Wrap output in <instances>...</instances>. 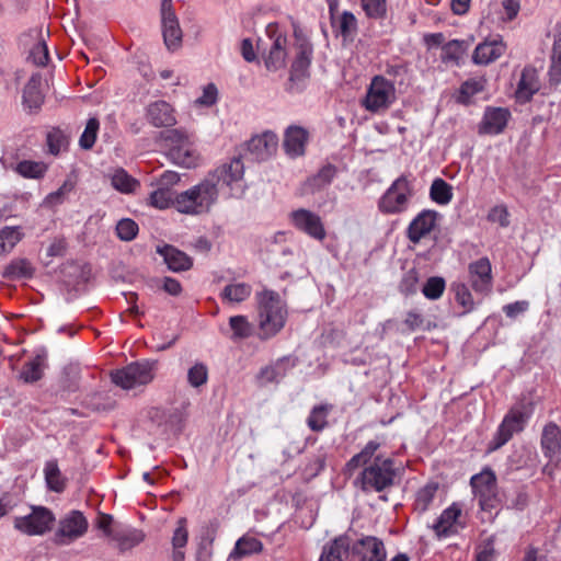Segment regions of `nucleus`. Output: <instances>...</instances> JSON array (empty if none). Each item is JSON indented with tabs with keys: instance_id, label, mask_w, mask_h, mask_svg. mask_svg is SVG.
I'll list each match as a JSON object with an SVG mask.
<instances>
[{
	"instance_id": "8fccbe9b",
	"label": "nucleus",
	"mask_w": 561,
	"mask_h": 561,
	"mask_svg": "<svg viewBox=\"0 0 561 561\" xmlns=\"http://www.w3.org/2000/svg\"><path fill=\"white\" fill-rule=\"evenodd\" d=\"M446 288V282L443 277H430L422 288V294L430 300H436L442 297Z\"/></svg>"
},
{
	"instance_id": "0e129e2a",
	"label": "nucleus",
	"mask_w": 561,
	"mask_h": 561,
	"mask_svg": "<svg viewBox=\"0 0 561 561\" xmlns=\"http://www.w3.org/2000/svg\"><path fill=\"white\" fill-rule=\"evenodd\" d=\"M64 375L66 377L65 388L69 391H75L77 389V381L80 375V368L76 364H70L65 367Z\"/></svg>"
},
{
	"instance_id": "de8ad7c7",
	"label": "nucleus",
	"mask_w": 561,
	"mask_h": 561,
	"mask_svg": "<svg viewBox=\"0 0 561 561\" xmlns=\"http://www.w3.org/2000/svg\"><path fill=\"white\" fill-rule=\"evenodd\" d=\"M99 128L100 122L96 117L88 119L85 128L79 138V146L82 149L89 150L94 146Z\"/></svg>"
},
{
	"instance_id": "603ef678",
	"label": "nucleus",
	"mask_w": 561,
	"mask_h": 561,
	"mask_svg": "<svg viewBox=\"0 0 561 561\" xmlns=\"http://www.w3.org/2000/svg\"><path fill=\"white\" fill-rule=\"evenodd\" d=\"M380 444L376 440H369L363 450L356 455H354L350 461L347 462V467L353 470L362 465L366 463L375 454V451L379 448Z\"/></svg>"
},
{
	"instance_id": "dca6fc26",
	"label": "nucleus",
	"mask_w": 561,
	"mask_h": 561,
	"mask_svg": "<svg viewBox=\"0 0 561 561\" xmlns=\"http://www.w3.org/2000/svg\"><path fill=\"white\" fill-rule=\"evenodd\" d=\"M469 282L474 291L489 294L493 285L492 265L488 257H480L468 266Z\"/></svg>"
},
{
	"instance_id": "c9c22d12",
	"label": "nucleus",
	"mask_w": 561,
	"mask_h": 561,
	"mask_svg": "<svg viewBox=\"0 0 561 561\" xmlns=\"http://www.w3.org/2000/svg\"><path fill=\"white\" fill-rule=\"evenodd\" d=\"M145 538L142 531L137 529H128L115 531L112 540L117 543V548L121 552L128 551L134 547L138 546Z\"/></svg>"
},
{
	"instance_id": "bb28decb",
	"label": "nucleus",
	"mask_w": 561,
	"mask_h": 561,
	"mask_svg": "<svg viewBox=\"0 0 561 561\" xmlns=\"http://www.w3.org/2000/svg\"><path fill=\"white\" fill-rule=\"evenodd\" d=\"M307 131L297 126H291L286 130L284 139V148L288 156L296 158L305 153V146L307 144Z\"/></svg>"
},
{
	"instance_id": "13d9d810",
	"label": "nucleus",
	"mask_w": 561,
	"mask_h": 561,
	"mask_svg": "<svg viewBox=\"0 0 561 561\" xmlns=\"http://www.w3.org/2000/svg\"><path fill=\"white\" fill-rule=\"evenodd\" d=\"M362 8L367 16L380 19L386 14V0H362Z\"/></svg>"
},
{
	"instance_id": "6e6d98bb",
	"label": "nucleus",
	"mask_w": 561,
	"mask_h": 561,
	"mask_svg": "<svg viewBox=\"0 0 561 561\" xmlns=\"http://www.w3.org/2000/svg\"><path fill=\"white\" fill-rule=\"evenodd\" d=\"M138 225L129 218L121 219L116 225L117 237L123 241H131L138 233Z\"/></svg>"
},
{
	"instance_id": "774afa93",
	"label": "nucleus",
	"mask_w": 561,
	"mask_h": 561,
	"mask_svg": "<svg viewBox=\"0 0 561 561\" xmlns=\"http://www.w3.org/2000/svg\"><path fill=\"white\" fill-rule=\"evenodd\" d=\"M67 250V242L65 238L56 237L51 240L50 244L46 250L48 257L62 256Z\"/></svg>"
},
{
	"instance_id": "6e6552de",
	"label": "nucleus",
	"mask_w": 561,
	"mask_h": 561,
	"mask_svg": "<svg viewBox=\"0 0 561 561\" xmlns=\"http://www.w3.org/2000/svg\"><path fill=\"white\" fill-rule=\"evenodd\" d=\"M156 369V360L134 362L113 371L111 377L116 386L129 390L150 383L154 378Z\"/></svg>"
},
{
	"instance_id": "052dcab7",
	"label": "nucleus",
	"mask_w": 561,
	"mask_h": 561,
	"mask_svg": "<svg viewBox=\"0 0 561 561\" xmlns=\"http://www.w3.org/2000/svg\"><path fill=\"white\" fill-rule=\"evenodd\" d=\"M187 529H186V519L180 518L178 520V527L175 528L173 536H172V546L173 549H181L185 547L187 543Z\"/></svg>"
},
{
	"instance_id": "3c124183",
	"label": "nucleus",
	"mask_w": 561,
	"mask_h": 561,
	"mask_svg": "<svg viewBox=\"0 0 561 561\" xmlns=\"http://www.w3.org/2000/svg\"><path fill=\"white\" fill-rule=\"evenodd\" d=\"M208 380V368L202 362H196L187 371V382L193 388L204 386Z\"/></svg>"
},
{
	"instance_id": "9d476101",
	"label": "nucleus",
	"mask_w": 561,
	"mask_h": 561,
	"mask_svg": "<svg viewBox=\"0 0 561 561\" xmlns=\"http://www.w3.org/2000/svg\"><path fill=\"white\" fill-rule=\"evenodd\" d=\"M396 99L394 83L383 76H375L360 104L367 112L380 113L387 111Z\"/></svg>"
},
{
	"instance_id": "ddd939ff",
	"label": "nucleus",
	"mask_w": 561,
	"mask_h": 561,
	"mask_svg": "<svg viewBox=\"0 0 561 561\" xmlns=\"http://www.w3.org/2000/svg\"><path fill=\"white\" fill-rule=\"evenodd\" d=\"M55 515L44 506H33L32 512L22 517H15L14 527L23 534L35 536L50 530Z\"/></svg>"
},
{
	"instance_id": "a878e982",
	"label": "nucleus",
	"mask_w": 561,
	"mask_h": 561,
	"mask_svg": "<svg viewBox=\"0 0 561 561\" xmlns=\"http://www.w3.org/2000/svg\"><path fill=\"white\" fill-rule=\"evenodd\" d=\"M540 89L538 72L534 67H525L522 71L517 85L516 95L518 100L528 102Z\"/></svg>"
},
{
	"instance_id": "f704fd0d",
	"label": "nucleus",
	"mask_w": 561,
	"mask_h": 561,
	"mask_svg": "<svg viewBox=\"0 0 561 561\" xmlns=\"http://www.w3.org/2000/svg\"><path fill=\"white\" fill-rule=\"evenodd\" d=\"M252 293V287L247 283H233L225 286L220 293L224 301L239 304L247 300Z\"/></svg>"
},
{
	"instance_id": "2f4dec72",
	"label": "nucleus",
	"mask_w": 561,
	"mask_h": 561,
	"mask_svg": "<svg viewBox=\"0 0 561 561\" xmlns=\"http://www.w3.org/2000/svg\"><path fill=\"white\" fill-rule=\"evenodd\" d=\"M46 368V355L37 354L34 358L23 365L20 379L26 383H33L42 379Z\"/></svg>"
},
{
	"instance_id": "69168bd1",
	"label": "nucleus",
	"mask_w": 561,
	"mask_h": 561,
	"mask_svg": "<svg viewBox=\"0 0 561 561\" xmlns=\"http://www.w3.org/2000/svg\"><path fill=\"white\" fill-rule=\"evenodd\" d=\"M529 308V302L526 300L515 301L503 307V312L511 319L517 318L519 314L526 312Z\"/></svg>"
},
{
	"instance_id": "39448f33",
	"label": "nucleus",
	"mask_w": 561,
	"mask_h": 561,
	"mask_svg": "<svg viewBox=\"0 0 561 561\" xmlns=\"http://www.w3.org/2000/svg\"><path fill=\"white\" fill-rule=\"evenodd\" d=\"M206 176L215 184L219 194L227 190L228 197L240 198L245 192L244 164L239 157L221 163Z\"/></svg>"
},
{
	"instance_id": "393cba45",
	"label": "nucleus",
	"mask_w": 561,
	"mask_h": 561,
	"mask_svg": "<svg viewBox=\"0 0 561 561\" xmlns=\"http://www.w3.org/2000/svg\"><path fill=\"white\" fill-rule=\"evenodd\" d=\"M147 118L154 127H169L176 123L173 107L162 100L148 105Z\"/></svg>"
},
{
	"instance_id": "473e14b6",
	"label": "nucleus",
	"mask_w": 561,
	"mask_h": 561,
	"mask_svg": "<svg viewBox=\"0 0 561 561\" xmlns=\"http://www.w3.org/2000/svg\"><path fill=\"white\" fill-rule=\"evenodd\" d=\"M289 360L286 358L277 360L275 364L261 369L257 375L259 382L261 386H265L272 382H279L288 371Z\"/></svg>"
},
{
	"instance_id": "c85d7f7f",
	"label": "nucleus",
	"mask_w": 561,
	"mask_h": 561,
	"mask_svg": "<svg viewBox=\"0 0 561 561\" xmlns=\"http://www.w3.org/2000/svg\"><path fill=\"white\" fill-rule=\"evenodd\" d=\"M157 252L163 257L168 267L173 272L186 271L192 266V259L172 245L159 247Z\"/></svg>"
},
{
	"instance_id": "ea45409f",
	"label": "nucleus",
	"mask_w": 561,
	"mask_h": 561,
	"mask_svg": "<svg viewBox=\"0 0 561 561\" xmlns=\"http://www.w3.org/2000/svg\"><path fill=\"white\" fill-rule=\"evenodd\" d=\"M485 83H486V81L482 77L471 78V79L466 80L460 85L457 101L462 104H468L473 95H476L484 90Z\"/></svg>"
},
{
	"instance_id": "c756f323",
	"label": "nucleus",
	"mask_w": 561,
	"mask_h": 561,
	"mask_svg": "<svg viewBox=\"0 0 561 561\" xmlns=\"http://www.w3.org/2000/svg\"><path fill=\"white\" fill-rule=\"evenodd\" d=\"M263 549V543L255 537L245 535L239 538L234 548L229 553L227 561H238L253 553H259Z\"/></svg>"
},
{
	"instance_id": "f257e3e1",
	"label": "nucleus",
	"mask_w": 561,
	"mask_h": 561,
	"mask_svg": "<svg viewBox=\"0 0 561 561\" xmlns=\"http://www.w3.org/2000/svg\"><path fill=\"white\" fill-rule=\"evenodd\" d=\"M383 541L375 536L353 540L346 535L336 537L323 547L319 561H386Z\"/></svg>"
},
{
	"instance_id": "49530a36",
	"label": "nucleus",
	"mask_w": 561,
	"mask_h": 561,
	"mask_svg": "<svg viewBox=\"0 0 561 561\" xmlns=\"http://www.w3.org/2000/svg\"><path fill=\"white\" fill-rule=\"evenodd\" d=\"M229 327L232 331V340H243L252 335L253 325L244 316H233L229 319Z\"/></svg>"
},
{
	"instance_id": "338daca9",
	"label": "nucleus",
	"mask_w": 561,
	"mask_h": 561,
	"mask_svg": "<svg viewBox=\"0 0 561 561\" xmlns=\"http://www.w3.org/2000/svg\"><path fill=\"white\" fill-rule=\"evenodd\" d=\"M217 93L218 91L216 85L209 83L204 88L203 94L198 99H196V103L204 106H210L216 103Z\"/></svg>"
},
{
	"instance_id": "4468645a",
	"label": "nucleus",
	"mask_w": 561,
	"mask_h": 561,
	"mask_svg": "<svg viewBox=\"0 0 561 561\" xmlns=\"http://www.w3.org/2000/svg\"><path fill=\"white\" fill-rule=\"evenodd\" d=\"M161 31L169 51H175L182 46L183 32L171 0L161 3Z\"/></svg>"
},
{
	"instance_id": "e433bc0d",
	"label": "nucleus",
	"mask_w": 561,
	"mask_h": 561,
	"mask_svg": "<svg viewBox=\"0 0 561 561\" xmlns=\"http://www.w3.org/2000/svg\"><path fill=\"white\" fill-rule=\"evenodd\" d=\"M34 274V267L26 259L13 260L4 270L3 277L10 280L31 278Z\"/></svg>"
},
{
	"instance_id": "423d86ee",
	"label": "nucleus",
	"mask_w": 561,
	"mask_h": 561,
	"mask_svg": "<svg viewBox=\"0 0 561 561\" xmlns=\"http://www.w3.org/2000/svg\"><path fill=\"white\" fill-rule=\"evenodd\" d=\"M533 414V404L519 403L513 407L504 416L492 440L488 445L489 451H495L504 446L516 433H520Z\"/></svg>"
},
{
	"instance_id": "aec40b11",
	"label": "nucleus",
	"mask_w": 561,
	"mask_h": 561,
	"mask_svg": "<svg viewBox=\"0 0 561 561\" xmlns=\"http://www.w3.org/2000/svg\"><path fill=\"white\" fill-rule=\"evenodd\" d=\"M461 507L457 503H453L449 507L444 510L433 525V530L436 536L442 538L456 534L458 531Z\"/></svg>"
},
{
	"instance_id": "412c9836",
	"label": "nucleus",
	"mask_w": 561,
	"mask_h": 561,
	"mask_svg": "<svg viewBox=\"0 0 561 561\" xmlns=\"http://www.w3.org/2000/svg\"><path fill=\"white\" fill-rule=\"evenodd\" d=\"M541 448L543 455L551 461L561 458V428L553 422L548 423L541 434Z\"/></svg>"
},
{
	"instance_id": "a211bd4d",
	"label": "nucleus",
	"mask_w": 561,
	"mask_h": 561,
	"mask_svg": "<svg viewBox=\"0 0 561 561\" xmlns=\"http://www.w3.org/2000/svg\"><path fill=\"white\" fill-rule=\"evenodd\" d=\"M276 27L270 25L267 32L271 34L272 44L267 56L265 57V67L270 71H276L285 66L287 50V38L282 34H276Z\"/></svg>"
},
{
	"instance_id": "c03bdc74",
	"label": "nucleus",
	"mask_w": 561,
	"mask_h": 561,
	"mask_svg": "<svg viewBox=\"0 0 561 561\" xmlns=\"http://www.w3.org/2000/svg\"><path fill=\"white\" fill-rule=\"evenodd\" d=\"M438 490V483L432 482L424 485L416 493L414 507L419 513H424L432 504L435 494Z\"/></svg>"
},
{
	"instance_id": "bf43d9fd",
	"label": "nucleus",
	"mask_w": 561,
	"mask_h": 561,
	"mask_svg": "<svg viewBox=\"0 0 561 561\" xmlns=\"http://www.w3.org/2000/svg\"><path fill=\"white\" fill-rule=\"evenodd\" d=\"M456 301L465 309V312L473 309V297L469 288L465 284H456L454 286Z\"/></svg>"
},
{
	"instance_id": "0eeeda50",
	"label": "nucleus",
	"mask_w": 561,
	"mask_h": 561,
	"mask_svg": "<svg viewBox=\"0 0 561 561\" xmlns=\"http://www.w3.org/2000/svg\"><path fill=\"white\" fill-rule=\"evenodd\" d=\"M412 183L405 175L396 179L378 201V209L385 215L404 213L413 196Z\"/></svg>"
},
{
	"instance_id": "f8f14e48",
	"label": "nucleus",
	"mask_w": 561,
	"mask_h": 561,
	"mask_svg": "<svg viewBox=\"0 0 561 561\" xmlns=\"http://www.w3.org/2000/svg\"><path fill=\"white\" fill-rule=\"evenodd\" d=\"M89 523L82 512L73 510L59 519L54 535V542L67 546L81 538L88 530Z\"/></svg>"
},
{
	"instance_id": "7c9ffc66",
	"label": "nucleus",
	"mask_w": 561,
	"mask_h": 561,
	"mask_svg": "<svg viewBox=\"0 0 561 561\" xmlns=\"http://www.w3.org/2000/svg\"><path fill=\"white\" fill-rule=\"evenodd\" d=\"M42 77L33 75L23 90V104L30 110H38L43 102L44 95L41 91Z\"/></svg>"
},
{
	"instance_id": "6ab92c4d",
	"label": "nucleus",
	"mask_w": 561,
	"mask_h": 561,
	"mask_svg": "<svg viewBox=\"0 0 561 561\" xmlns=\"http://www.w3.org/2000/svg\"><path fill=\"white\" fill-rule=\"evenodd\" d=\"M437 211L424 209L409 225L408 238L411 242L417 243L428 234L435 227Z\"/></svg>"
},
{
	"instance_id": "e2e57ef3",
	"label": "nucleus",
	"mask_w": 561,
	"mask_h": 561,
	"mask_svg": "<svg viewBox=\"0 0 561 561\" xmlns=\"http://www.w3.org/2000/svg\"><path fill=\"white\" fill-rule=\"evenodd\" d=\"M488 219L499 224L503 228L510 225V214L507 208L503 205L493 207L488 215Z\"/></svg>"
},
{
	"instance_id": "cd10ccee",
	"label": "nucleus",
	"mask_w": 561,
	"mask_h": 561,
	"mask_svg": "<svg viewBox=\"0 0 561 561\" xmlns=\"http://www.w3.org/2000/svg\"><path fill=\"white\" fill-rule=\"evenodd\" d=\"M336 175L333 164H325L317 174L308 178L302 185V194H313L327 187Z\"/></svg>"
},
{
	"instance_id": "7ed1b4c3",
	"label": "nucleus",
	"mask_w": 561,
	"mask_h": 561,
	"mask_svg": "<svg viewBox=\"0 0 561 561\" xmlns=\"http://www.w3.org/2000/svg\"><path fill=\"white\" fill-rule=\"evenodd\" d=\"M259 304V328L261 336L268 339L285 325L287 311L278 293L263 290L256 295Z\"/></svg>"
},
{
	"instance_id": "b1692460",
	"label": "nucleus",
	"mask_w": 561,
	"mask_h": 561,
	"mask_svg": "<svg viewBox=\"0 0 561 561\" xmlns=\"http://www.w3.org/2000/svg\"><path fill=\"white\" fill-rule=\"evenodd\" d=\"M277 145V136L272 131H265L252 137L248 144V149L255 159L265 160L276 151Z\"/></svg>"
},
{
	"instance_id": "4c0bfd02",
	"label": "nucleus",
	"mask_w": 561,
	"mask_h": 561,
	"mask_svg": "<svg viewBox=\"0 0 561 561\" xmlns=\"http://www.w3.org/2000/svg\"><path fill=\"white\" fill-rule=\"evenodd\" d=\"M45 480L49 490L62 492L66 488V480L61 474L56 460H49L44 468Z\"/></svg>"
},
{
	"instance_id": "72a5a7b5",
	"label": "nucleus",
	"mask_w": 561,
	"mask_h": 561,
	"mask_svg": "<svg viewBox=\"0 0 561 561\" xmlns=\"http://www.w3.org/2000/svg\"><path fill=\"white\" fill-rule=\"evenodd\" d=\"M110 179L111 185L123 194L134 193L139 187V182L122 168L115 169Z\"/></svg>"
},
{
	"instance_id": "5fc2aeb1",
	"label": "nucleus",
	"mask_w": 561,
	"mask_h": 561,
	"mask_svg": "<svg viewBox=\"0 0 561 561\" xmlns=\"http://www.w3.org/2000/svg\"><path fill=\"white\" fill-rule=\"evenodd\" d=\"M420 280L419 272L416 268L408 270L400 282L399 289L402 294L409 296L417 291V284Z\"/></svg>"
},
{
	"instance_id": "864d4df0",
	"label": "nucleus",
	"mask_w": 561,
	"mask_h": 561,
	"mask_svg": "<svg viewBox=\"0 0 561 561\" xmlns=\"http://www.w3.org/2000/svg\"><path fill=\"white\" fill-rule=\"evenodd\" d=\"M328 412H329L328 407L316 405L311 410V412L308 416V420H307L308 426L314 432L322 431L328 424V422H327Z\"/></svg>"
},
{
	"instance_id": "f03ea898",
	"label": "nucleus",
	"mask_w": 561,
	"mask_h": 561,
	"mask_svg": "<svg viewBox=\"0 0 561 561\" xmlns=\"http://www.w3.org/2000/svg\"><path fill=\"white\" fill-rule=\"evenodd\" d=\"M218 199V190L215 184L205 176L197 184L176 194L173 207L180 214L201 216L208 214L217 204Z\"/></svg>"
},
{
	"instance_id": "37998d69",
	"label": "nucleus",
	"mask_w": 561,
	"mask_h": 561,
	"mask_svg": "<svg viewBox=\"0 0 561 561\" xmlns=\"http://www.w3.org/2000/svg\"><path fill=\"white\" fill-rule=\"evenodd\" d=\"M15 171L26 179H41L47 171V165L41 161L23 160L15 167Z\"/></svg>"
},
{
	"instance_id": "58836bf2",
	"label": "nucleus",
	"mask_w": 561,
	"mask_h": 561,
	"mask_svg": "<svg viewBox=\"0 0 561 561\" xmlns=\"http://www.w3.org/2000/svg\"><path fill=\"white\" fill-rule=\"evenodd\" d=\"M549 76L550 82L553 84H558L561 81V26L554 36Z\"/></svg>"
},
{
	"instance_id": "4be33fe9",
	"label": "nucleus",
	"mask_w": 561,
	"mask_h": 561,
	"mask_svg": "<svg viewBox=\"0 0 561 561\" xmlns=\"http://www.w3.org/2000/svg\"><path fill=\"white\" fill-rule=\"evenodd\" d=\"M506 50L501 37L480 43L473 51L472 61L476 65H489L499 59Z\"/></svg>"
},
{
	"instance_id": "79ce46f5",
	"label": "nucleus",
	"mask_w": 561,
	"mask_h": 561,
	"mask_svg": "<svg viewBox=\"0 0 561 561\" xmlns=\"http://www.w3.org/2000/svg\"><path fill=\"white\" fill-rule=\"evenodd\" d=\"M431 198L439 204L447 205L453 199V187L443 179H435L430 188Z\"/></svg>"
},
{
	"instance_id": "680f3d73",
	"label": "nucleus",
	"mask_w": 561,
	"mask_h": 561,
	"mask_svg": "<svg viewBox=\"0 0 561 561\" xmlns=\"http://www.w3.org/2000/svg\"><path fill=\"white\" fill-rule=\"evenodd\" d=\"M30 58L36 66H45L49 59L46 44L37 42L30 51Z\"/></svg>"
},
{
	"instance_id": "4d7b16f0",
	"label": "nucleus",
	"mask_w": 561,
	"mask_h": 561,
	"mask_svg": "<svg viewBox=\"0 0 561 561\" xmlns=\"http://www.w3.org/2000/svg\"><path fill=\"white\" fill-rule=\"evenodd\" d=\"M463 42L458 39L449 41L442 47V59L444 61H458L463 53Z\"/></svg>"
},
{
	"instance_id": "5701e85b",
	"label": "nucleus",
	"mask_w": 561,
	"mask_h": 561,
	"mask_svg": "<svg viewBox=\"0 0 561 561\" xmlns=\"http://www.w3.org/2000/svg\"><path fill=\"white\" fill-rule=\"evenodd\" d=\"M312 47L302 41L297 46L296 56L291 65L290 81H301L309 77V68L311 65Z\"/></svg>"
},
{
	"instance_id": "a18cd8bd",
	"label": "nucleus",
	"mask_w": 561,
	"mask_h": 561,
	"mask_svg": "<svg viewBox=\"0 0 561 561\" xmlns=\"http://www.w3.org/2000/svg\"><path fill=\"white\" fill-rule=\"evenodd\" d=\"M22 239V232L18 227H4L0 230V254H7Z\"/></svg>"
},
{
	"instance_id": "9b49d317",
	"label": "nucleus",
	"mask_w": 561,
	"mask_h": 561,
	"mask_svg": "<svg viewBox=\"0 0 561 561\" xmlns=\"http://www.w3.org/2000/svg\"><path fill=\"white\" fill-rule=\"evenodd\" d=\"M470 485L481 510L492 515L491 511L500 505L495 472L490 467L483 468L471 477Z\"/></svg>"
},
{
	"instance_id": "a19ab883",
	"label": "nucleus",
	"mask_w": 561,
	"mask_h": 561,
	"mask_svg": "<svg viewBox=\"0 0 561 561\" xmlns=\"http://www.w3.org/2000/svg\"><path fill=\"white\" fill-rule=\"evenodd\" d=\"M332 26L344 37H352L357 31V20L350 11H344L339 18L333 19Z\"/></svg>"
},
{
	"instance_id": "1a4fd4ad",
	"label": "nucleus",
	"mask_w": 561,
	"mask_h": 561,
	"mask_svg": "<svg viewBox=\"0 0 561 561\" xmlns=\"http://www.w3.org/2000/svg\"><path fill=\"white\" fill-rule=\"evenodd\" d=\"M393 461L390 458L376 457L362 474V489L365 492H382L394 483Z\"/></svg>"
},
{
	"instance_id": "f3484780",
	"label": "nucleus",
	"mask_w": 561,
	"mask_h": 561,
	"mask_svg": "<svg viewBox=\"0 0 561 561\" xmlns=\"http://www.w3.org/2000/svg\"><path fill=\"white\" fill-rule=\"evenodd\" d=\"M511 118V112L504 107H486L479 124L478 133L480 135L502 134Z\"/></svg>"
},
{
	"instance_id": "2eb2a0df",
	"label": "nucleus",
	"mask_w": 561,
	"mask_h": 561,
	"mask_svg": "<svg viewBox=\"0 0 561 561\" xmlns=\"http://www.w3.org/2000/svg\"><path fill=\"white\" fill-rule=\"evenodd\" d=\"M289 218L293 226L299 231H302L318 241L324 240L327 232L322 219L318 214L309 209L299 208L291 211Z\"/></svg>"
},
{
	"instance_id": "09e8293b",
	"label": "nucleus",
	"mask_w": 561,
	"mask_h": 561,
	"mask_svg": "<svg viewBox=\"0 0 561 561\" xmlns=\"http://www.w3.org/2000/svg\"><path fill=\"white\" fill-rule=\"evenodd\" d=\"M174 197L170 188L159 187L149 195L148 204L159 209H165L173 206Z\"/></svg>"
},
{
	"instance_id": "20e7f679",
	"label": "nucleus",
	"mask_w": 561,
	"mask_h": 561,
	"mask_svg": "<svg viewBox=\"0 0 561 561\" xmlns=\"http://www.w3.org/2000/svg\"><path fill=\"white\" fill-rule=\"evenodd\" d=\"M168 147L170 160L182 168L198 165L201 157L194 144L193 134L182 128L168 129L161 134Z\"/></svg>"
}]
</instances>
